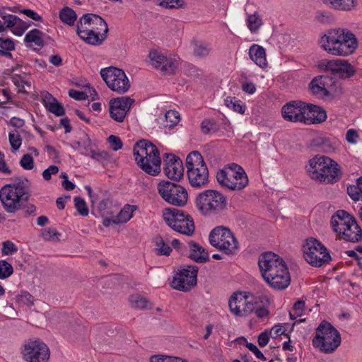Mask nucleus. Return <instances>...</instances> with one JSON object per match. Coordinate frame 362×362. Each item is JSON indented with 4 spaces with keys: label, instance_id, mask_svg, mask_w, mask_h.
<instances>
[{
    "label": "nucleus",
    "instance_id": "1",
    "mask_svg": "<svg viewBox=\"0 0 362 362\" xmlns=\"http://www.w3.org/2000/svg\"><path fill=\"white\" fill-rule=\"evenodd\" d=\"M319 42L324 51L333 56H349L358 47V40L355 35L344 28L326 30Z\"/></svg>",
    "mask_w": 362,
    "mask_h": 362
},
{
    "label": "nucleus",
    "instance_id": "2",
    "mask_svg": "<svg viewBox=\"0 0 362 362\" xmlns=\"http://www.w3.org/2000/svg\"><path fill=\"white\" fill-rule=\"evenodd\" d=\"M305 170L311 180L325 185H332L339 182L342 175L339 165L325 156H315L309 160Z\"/></svg>",
    "mask_w": 362,
    "mask_h": 362
},
{
    "label": "nucleus",
    "instance_id": "3",
    "mask_svg": "<svg viewBox=\"0 0 362 362\" xmlns=\"http://www.w3.org/2000/svg\"><path fill=\"white\" fill-rule=\"evenodd\" d=\"M133 151L135 160L143 171L153 176L160 172V153L155 145L141 140L134 145Z\"/></svg>",
    "mask_w": 362,
    "mask_h": 362
},
{
    "label": "nucleus",
    "instance_id": "4",
    "mask_svg": "<svg viewBox=\"0 0 362 362\" xmlns=\"http://www.w3.org/2000/svg\"><path fill=\"white\" fill-rule=\"evenodd\" d=\"M331 226L340 239L358 243L362 240V230L356 218L344 210L337 211L332 216Z\"/></svg>",
    "mask_w": 362,
    "mask_h": 362
},
{
    "label": "nucleus",
    "instance_id": "5",
    "mask_svg": "<svg viewBox=\"0 0 362 362\" xmlns=\"http://www.w3.org/2000/svg\"><path fill=\"white\" fill-rule=\"evenodd\" d=\"M189 185L197 189L206 187L209 182L208 167L202 154L197 151L189 153L185 160Z\"/></svg>",
    "mask_w": 362,
    "mask_h": 362
},
{
    "label": "nucleus",
    "instance_id": "6",
    "mask_svg": "<svg viewBox=\"0 0 362 362\" xmlns=\"http://www.w3.org/2000/svg\"><path fill=\"white\" fill-rule=\"evenodd\" d=\"M341 335L332 325L327 321L322 322L316 329L313 339V345L321 352L333 353L341 344Z\"/></svg>",
    "mask_w": 362,
    "mask_h": 362
},
{
    "label": "nucleus",
    "instance_id": "7",
    "mask_svg": "<svg viewBox=\"0 0 362 362\" xmlns=\"http://www.w3.org/2000/svg\"><path fill=\"white\" fill-rule=\"evenodd\" d=\"M195 204L202 215L214 216L220 214L226 209L227 199L217 190L206 189L197 195Z\"/></svg>",
    "mask_w": 362,
    "mask_h": 362
},
{
    "label": "nucleus",
    "instance_id": "8",
    "mask_svg": "<svg viewBox=\"0 0 362 362\" xmlns=\"http://www.w3.org/2000/svg\"><path fill=\"white\" fill-rule=\"evenodd\" d=\"M219 185L230 190L239 191L248 185V177L244 169L235 163L225 166L216 173Z\"/></svg>",
    "mask_w": 362,
    "mask_h": 362
},
{
    "label": "nucleus",
    "instance_id": "9",
    "mask_svg": "<svg viewBox=\"0 0 362 362\" xmlns=\"http://www.w3.org/2000/svg\"><path fill=\"white\" fill-rule=\"evenodd\" d=\"M28 195L26 192L24 181L16 179L1 187V204L8 213H13L20 208L21 201H27Z\"/></svg>",
    "mask_w": 362,
    "mask_h": 362
},
{
    "label": "nucleus",
    "instance_id": "10",
    "mask_svg": "<svg viewBox=\"0 0 362 362\" xmlns=\"http://www.w3.org/2000/svg\"><path fill=\"white\" fill-rule=\"evenodd\" d=\"M163 216L165 223L174 230L189 236L194 233L195 226L193 218L184 211L165 209Z\"/></svg>",
    "mask_w": 362,
    "mask_h": 362
},
{
    "label": "nucleus",
    "instance_id": "11",
    "mask_svg": "<svg viewBox=\"0 0 362 362\" xmlns=\"http://www.w3.org/2000/svg\"><path fill=\"white\" fill-rule=\"evenodd\" d=\"M211 245L226 255L235 254L238 249V242L231 230L224 226H217L209 234Z\"/></svg>",
    "mask_w": 362,
    "mask_h": 362
},
{
    "label": "nucleus",
    "instance_id": "12",
    "mask_svg": "<svg viewBox=\"0 0 362 362\" xmlns=\"http://www.w3.org/2000/svg\"><path fill=\"white\" fill-rule=\"evenodd\" d=\"M157 188L160 197L170 204L184 206L187 203V191L180 185L170 181H162L158 183Z\"/></svg>",
    "mask_w": 362,
    "mask_h": 362
},
{
    "label": "nucleus",
    "instance_id": "13",
    "mask_svg": "<svg viewBox=\"0 0 362 362\" xmlns=\"http://www.w3.org/2000/svg\"><path fill=\"white\" fill-rule=\"evenodd\" d=\"M100 75L108 88L118 94L127 93L130 88V81L122 69L110 66L100 70Z\"/></svg>",
    "mask_w": 362,
    "mask_h": 362
},
{
    "label": "nucleus",
    "instance_id": "14",
    "mask_svg": "<svg viewBox=\"0 0 362 362\" xmlns=\"http://www.w3.org/2000/svg\"><path fill=\"white\" fill-rule=\"evenodd\" d=\"M303 250L305 260L312 266L321 267L331 260L327 248L315 238L307 240Z\"/></svg>",
    "mask_w": 362,
    "mask_h": 362
},
{
    "label": "nucleus",
    "instance_id": "15",
    "mask_svg": "<svg viewBox=\"0 0 362 362\" xmlns=\"http://www.w3.org/2000/svg\"><path fill=\"white\" fill-rule=\"evenodd\" d=\"M150 64L163 74H174L178 67L179 58L177 56L165 54L154 49L148 54Z\"/></svg>",
    "mask_w": 362,
    "mask_h": 362
},
{
    "label": "nucleus",
    "instance_id": "16",
    "mask_svg": "<svg viewBox=\"0 0 362 362\" xmlns=\"http://www.w3.org/2000/svg\"><path fill=\"white\" fill-rule=\"evenodd\" d=\"M21 354L27 362H47L50 355L48 346L40 339L26 341Z\"/></svg>",
    "mask_w": 362,
    "mask_h": 362
},
{
    "label": "nucleus",
    "instance_id": "17",
    "mask_svg": "<svg viewBox=\"0 0 362 362\" xmlns=\"http://www.w3.org/2000/svg\"><path fill=\"white\" fill-rule=\"evenodd\" d=\"M198 267L188 265L181 267L177 269L171 282L174 289L180 291H188L197 285Z\"/></svg>",
    "mask_w": 362,
    "mask_h": 362
},
{
    "label": "nucleus",
    "instance_id": "18",
    "mask_svg": "<svg viewBox=\"0 0 362 362\" xmlns=\"http://www.w3.org/2000/svg\"><path fill=\"white\" fill-rule=\"evenodd\" d=\"M258 265L264 279L287 267L284 260L272 252L262 253L259 257Z\"/></svg>",
    "mask_w": 362,
    "mask_h": 362
},
{
    "label": "nucleus",
    "instance_id": "19",
    "mask_svg": "<svg viewBox=\"0 0 362 362\" xmlns=\"http://www.w3.org/2000/svg\"><path fill=\"white\" fill-rule=\"evenodd\" d=\"M84 31L91 33L96 32L98 34H107L108 32L107 24L100 16L87 13L81 18L77 25L76 31Z\"/></svg>",
    "mask_w": 362,
    "mask_h": 362
},
{
    "label": "nucleus",
    "instance_id": "20",
    "mask_svg": "<svg viewBox=\"0 0 362 362\" xmlns=\"http://www.w3.org/2000/svg\"><path fill=\"white\" fill-rule=\"evenodd\" d=\"M134 100L129 97H119L110 100L109 112L110 117L117 122H122Z\"/></svg>",
    "mask_w": 362,
    "mask_h": 362
},
{
    "label": "nucleus",
    "instance_id": "21",
    "mask_svg": "<svg viewBox=\"0 0 362 362\" xmlns=\"http://www.w3.org/2000/svg\"><path fill=\"white\" fill-rule=\"evenodd\" d=\"M305 103L302 101H291L285 104L281 108L283 118L292 122L305 124Z\"/></svg>",
    "mask_w": 362,
    "mask_h": 362
},
{
    "label": "nucleus",
    "instance_id": "22",
    "mask_svg": "<svg viewBox=\"0 0 362 362\" xmlns=\"http://www.w3.org/2000/svg\"><path fill=\"white\" fill-rule=\"evenodd\" d=\"M163 170L165 175L175 180H178L182 177L184 174V167L182 160L171 153H166L163 158Z\"/></svg>",
    "mask_w": 362,
    "mask_h": 362
},
{
    "label": "nucleus",
    "instance_id": "23",
    "mask_svg": "<svg viewBox=\"0 0 362 362\" xmlns=\"http://www.w3.org/2000/svg\"><path fill=\"white\" fill-rule=\"evenodd\" d=\"M1 19L3 20V22H1V32L5 28H10L12 33L17 36L22 35L30 25V23H26L16 16L4 15L3 12H1Z\"/></svg>",
    "mask_w": 362,
    "mask_h": 362
},
{
    "label": "nucleus",
    "instance_id": "24",
    "mask_svg": "<svg viewBox=\"0 0 362 362\" xmlns=\"http://www.w3.org/2000/svg\"><path fill=\"white\" fill-rule=\"evenodd\" d=\"M264 281L274 289L284 290L291 283V276L287 267L281 269V272L274 273L264 279Z\"/></svg>",
    "mask_w": 362,
    "mask_h": 362
},
{
    "label": "nucleus",
    "instance_id": "25",
    "mask_svg": "<svg viewBox=\"0 0 362 362\" xmlns=\"http://www.w3.org/2000/svg\"><path fill=\"white\" fill-rule=\"evenodd\" d=\"M305 124L321 123L327 118L325 110L318 105L305 103Z\"/></svg>",
    "mask_w": 362,
    "mask_h": 362
},
{
    "label": "nucleus",
    "instance_id": "26",
    "mask_svg": "<svg viewBox=\"0 0 362 362\" xmlns=\"http://www.w3.org/2000/svg\"><path fill=\"white\" fill-rule=\"evenodd\" d=\"M246 292L234 293L230 298L228 305L230 312L235 316L244 317L245 305L246 302Z\"/></svg>",
    "mask_w": 362,
    "mask_h": 362
},
{
    "label": "nucleus",
    "instance_id": "27",
    "mask_svg": "<svg viewBox=\"0 0 362 362\" xmlns=\"http://www.w3.org/2000/svg\"><path fill=\"white\" fill-rule=\"evenodd\" d=\"M332 82L331 78L326 76H320L312 80L309 87L311 92L318 96H326L329 95L327 87Z\"/></svg>",
    "mask_w": 362,
    "mask_h": 362
},
{
    "label": "nucleus",
    "instance_id": "28",
    "mask_svg": "<svg viewBox=\"0 0 362 362\" xmlns=\"http://www.w3.org/2000/svg\"><path fill=\"white\" fill-rule=\"evenodd\" d=\"M45 34L38 29L30 30L25 36L24 42L28 47H32L33 49H40L44 45V36Z\"/></svg>",
    "mask_w": 362,
    "mask_h": 362
},
{
    "label": "nucleus",
    "instance_id": "29",
    "mask_svg": "<svg viewBox=\"0 0 362 362\" xmlns=\"http://www.w3.org/2000/svg\"><path fill=\"white\" fill-rule=\"evenodd\" d=\"M189 255L191 259L198 263H204L209 260V254L205 249L199 244L194 242H189Z\"/></svg>",
    "mask_w": 362,
    "mask_h": 362
},
{
    "label": "nucleus",
    "instance_id": "30",
    "mask_svg": "<svg viewBox=\"0 0 362 362\" xmlns=\"http://www.w3.org/2000/svg\"><path fill=\"white\" fill-rule=\"evenodd\" d=\"M250 59L259 67L264 68L267 65L265 49L260 45L254 44L249 49Z\"/></svg>",
    "mask_w": 362,
    "mask_h": 362
},
{
    "label": "nucleus",
    "instance_id": "31",
    "mask_svg": "<svg viewBox=\"0 0 362 362\" xmlns=\"http://www.w3.org/2000/svg\"><path fill=\"white\" fill-rule=\"evenodd\" d=\"M324 4L328 5L332 8L350 11L355 9L357 6L356 0H322Z\"/></svg>",
    "mask_w": 362,
    "mask_h": 362
},
{
    "label": "nucleus",
    "instance_id": "32",
    "mask_svg": "<svg viewBox=\"0 0 362 362\" xmlns=\"http://www.w3.org/2000/svg\"><path fill=\"white\" fill-rule=\"evenodd\" d=\"M77 34L81 40L92 45H100L107 36V34L104 33L98 34L96 32H94L92 34L91 33L87 32L86 33V32L81 30L77 31Z\"/></svg>",
    "mask_w": 362,
    "mask_h": 362
},
{
    "label": "nucleus",
    "instance_id": "33",
    "mask_svg": "<svg viewBox=\"0 0 362 362\" xmlns=\"http://www.w3.org/2000/svg\"><path fill=\"white\" fill-rule=\"evenodd\" d=\"M193 45V55L199 59H204L210 55L212 51L211 46L203 42L194 40Z\"/></svg>",
    "mask_w": 362,
    "mask_h": 362
},
{
    "label": "nucleus",
    "instance_id": "34",
    "mask_svg": "<svg viewBox=\"0 0 362 362\" xmlns=\"http://www.w3.org/2000/svg\"><path fill=\"white\" fill-rule=\"evenodd\" d=\"M137 209V206L135 205L126 204L120 210L119 213L113 219V223H124L129 221L132 216L133 213Z\"/></svg>",
    "mask_w": 362,
    "mask_h": 362
},
{
    "label": "nucleus",
    "instance_id": "35",
    "mask_svg": "<svg viewBox=\"0 0 362 362\" xmlns=\"http://www.w3.org/2000/svg\"><path fill=\"white\" fill-rule=\"evenodd\" d=\"M73 147L84 156H89L92 142L87 134L83 133L78 141L74 142Z\"/></svg>",
    "mask_w": 362,
    "mask_h": 362
},
{
    "label": "nucleus",
    "instance_id": "36",
    "mask_svg": "<svg viewBox=\"0 0 362 362\" xmlns=\"http://www.w3.org/2000/svg\"><path fill=\"white\" fill-rule=\"evenodd\" d=\"M246 24L251 33H256L263 25V21L259 13L255 12L252 14H247Z\"/></svg>",
    "mask_w": 362,
    "mask_h": 362
},
{
    "label": "nucleus",
    "instance_id": "37",
    "mask_svg": "<svg viewBox=\"0 0 362 362\" xmlns=\"http://www.w3.org/2000/svg\"><path fill=\"white\" fill-rule=\"evenodd\" d=\"M10 79L16 86L18 92L27 93L31 89V82L26 80L25 77L15 74L12 75Z\"/></svg>",
    "mask_w": 362,
    "mask_h": 362
},
{
    "label": "nucleus",
    "instance_id": "38",
    "mask_svg": "<svg viewBox=\"0 0 362 362\" xmlns=\"http://www.w3.org/2000/svg\"><path fill=\"white\" fill-rule=\"evenodd\" d=\"M111 204L107 201H103L99 204V211L102 216L104 218L103 224L105 227L110 226L111 223H113V219L110 218L114 216L115 212L108 210L109 206Z\"/></svg>",
    "mask_w": 362,
    "mask_h": 362
},
{
    "label": "nucleus",
    "instance_id": "39",
    "mask_svg": "<svg viewBox=\"0 0 362 362\" xmlns=\"http://www.w3.org/2000/svg\"><path fill=\"white\" fill-rule=\"evenodd\" d=\"M224 103L227 107L233 110L240 114H244L245 106L241 100L237 99L235 97H227L224 100Z\"/></svg>",
    "mask_w": 362,
    "mask_h": 362
},
{
    "label": "nucleus",
    "instance_id": "40",
    "mask_svg": "<svg viewBox=\"0 0 362 362\" xmlns=\"http://www.w3.org/2000/svg\"><path fill=\"white\" fill-rule=\"evenodd\" d=\"M59 18L64 23L71 25L76 20L75 11L69 7L63 8L59 13Z\"/></svg>",
    "mask_w": 362,
    "mask_h": 362
},
{
    "label": "nucleus",
    "instance_id": "41",
    "mask_svg": "<svg viewBox=\"0 0 362 362\" xmlns=\"http://www.w3.org/2000/svg\"><path fill=\"white\" fill-rule=\"evenodd\" d=\"M129 303H130L132 307H133L134 308L144 309V308H148L151 307L150 303L148 302V300L146 298H144L139 294H134V295L130 296Z\"/></svg>",
    "mask_w": 362,
    "mask_h": 362
},
{
    "label": "nucleus",
    "instance_id": "42",
    "mask_svg": "<svg viewBox=\"0 0 362 362\" xmlns=\"http://www.w3.org/2000/svg\"><path fill=\"white\" fill-rule=\"evenodd\" d=\"M156 250L159 255H169L172 251L171 247L166 243L161 236H156L154 238Z\"/></svg>",
    "mask_w": 362,
    "mask_h": 362
},
{
    "label": "nucleus",
    "instance_id": "43",
    "mask_svg": "<svg viewBox=\"0 0 362 362\" xmlns=\"http://www.w3.org/2000/svg\"><path fill=\"white\" fill-rule=\"evenodd\" d=\"M355 73L353 66L347 60L342 59L339 66L337 74L342 78H349Z\"/></svg>",
    "mask_w": 362,
    "mask_h": 362
},
{
    "label": "nucleus",
    "instance_id": "44",
    "mask_svg": "<svg viewBox=\"0 0 362 362\" xmlns=\"http://www.w3.org/2000/svg\"><path fill=\"white\" fill-rule=\"evenodd\" d=\"M258 300L256 296L247 293L245 305L244 316H247L255 310L257 307Z\"/></svg>",
    "mask_w": 362,
    "mask_h": 362
},
{
    "label": "nucleus",
    "instance_id": "45",
    "mask_svg": "<svg viewBox=\"0 0 362 362\" xmlns=\"http://www.w3.org/2000/svg\"><path fill=\"white\" fill-rule=\"evenodd\" d=\"M46 108L56 116H63L65 114V110L62 104H60L57 99H53V101L46 102Z\"/></svg>",
    "mask_w": 362,
    "mask_h": 362
},
{
    "label": "nucleus",
    "instance_id": "46",
    "mask_svg": "<svg viewBox=\"0 0 362 362\" xmlns=\"http://www.w3.org/2000/svg\"><path fill=\"white\" fill-rule=\"evenodd\" d=\"M342 59H337L333 60H322L319 64L320 67L324 68L327 71H330L333 74H337L339 66Z\"/></svg>",
    "mask_w": 362,
    "mask_h": 362
},
{
    "label": "nucleus",
    "instance_id": "47",
    "mask_svg": "<svg viewBox=\"0 0 362 362\" xmlns=\"http://www.w3.org/2000/svg\"><path fill=\"white\" fill-rule=\"evenodd\" d=\"M165 119L166 122L165 126L174 127L180 121V115L175 110H169L165 114Z\"/></svg>",
    "mask_w": 362,
    "mask_h": 362
},
{
    "label": "nucleus",
    "instance_id": "48",
    "mask_svg": "<svg viewBox=\"0 0 362 362\" xmlns=\"http://www.w3.org/2000/svg\"><path fill=\"white\" fill-rule=\"evenodd\" d=\"M158 5L165 8L173 9L182 7L185 3L183 0H160Z\"/></svg>",
    "mask_w": 362,
    "mask_h": 362
},
{
    "label": "nucleus",
    "instance_id": "49",
    "mask_svg": "<svg viewBox=\"0 0 362 362\" xmlns=\"http://www.w3.org/2000/svg\"><path fill=\"white\" fill-rule=\"evenodd\" d=\"M75 207L78 214L83 216L88 214V209L83 199L76 197L74 198Z\"/></svg>",
    "mask_w": 362,
    "mask_h": 362
},
{
    "label": "nucleus",
    "instance_id": "50",
    "mask_svg": "<svg viewBox=\"0 0 362 362\" xmlns=\"http://www.w3.org/2000/svg\"><path fill=\"white\" fill-rule=\"evenodd\" d=\"M9 142L14 151H17L21 145V138L17 131H13L9 133Z\"/></svg>",
    "mask_w": 362,
    "mask_h": 362
},
{
    "label": "nucleus",
    "instance_id": "51",
    "mask_svg": "<svg viewBox=\"0 0 362 362\" xmlns=\"http://www.w3.org/2000/svg\"><path fill=\"white\" fill-rule=\"evenodd\" d=\"M2 246L1 253L5 255H11L18 251L17 246L10 240L4 241Z\"/></svg>",
    "mask_w": 362,
    "mask_h": 362
},
{
    "label": "nucleus",
    "instance_id": "52",
    "mask_svg": "<svg viewBox=\"0 0 362 362\" xmlns=\"http://www.w3.org/2000/svg\"><path fill=\"white\" fill-rule=\"evenodd\" d=\"M11 51L7 50H1V57L9 59L11 62V67L6 68L4 71V75H10V74L15 70L17 67V63L12 59V54L10 52Z\"/></svg>",
    "mask_w": 362,
    "mask_h": 362
},
{
    "label": "nucleus",
    "instance_id": "53",
    "mask_svg": "<svg viewBox=\"0 0 362 362\" xmlns=\"http://www.w3.org/2000/svg\"><path fill=\"white\" fill-rule=\"evenodd\" d=\"M347 193L352 200L357 202L362 199V194L357 185H349L347 187Z\"/></svg>",
    "mask_w": 362,
    "mask_h": 362
},
{
    "label": "nucleus",
    "instance_id": "54",
    "mask_svg": "<svg viewBox=\"0 0 362 362\" xmlns=\"http://www.w3.org/2000/svg\"><path fill=\"white\" fill-rule=\"evenodd\" d=\"M13 273L12 265L6 260L1 259V279L9 277Z\"/></svg>",
    "mask_w": 362,
    "mask_h": 362
},
{
    "label": "nucleus",
    "instance_id": "55",
    "mask_svg": "<svg viewBox=\"0 0 362 362\" xmlns=\"http://www.w3.org/2000/svg\"><path fill=\"white\" fill-rule=\"evenodd\" d=\"M20 164L23 169L31 170L34 167V160L30 154H25L22 157Z\"/></svg>",
    "mask_w": 362,
    "mask_h": 362
},
{
    "label": "nucleus",
    "instance_id": "56",
    "mask_svg": "<svg viewBox=\"0 0 362 362\" xmlns=\"http://www.w3.org/2000/svg\"><path fill=\"white\" fill-rule=\"evenodd\" d=\"M59 234L54 228H47L45 229L42 233L43 238L46 240L53 241L58 240Z\"/></svg>",
    "mask_w": 362,
    "mask_h": 362
},
{
    "label": "nucleus",
    "instance_id": "57",
    "mask_svg": "<svg viewBox=\"0 0 362 362\" xmlns=\"http://www.w3.org/2000/svg\"><path fill=\"white\" fill-rule=\"evenodd\" d=\"M88 156H90L93 159L96 160L98 161H101L107 159L108 153L106 151L99 150L95 151L93 148H91Z\"/></svg>",
    "mask_w": 362,
    "mask_h": 362
},
{
    "label": "nucleus",
    "instance_id": "58",
    "mask_svg": "<svg viewBox=\"0 0 362 362\" xmlns=\"http://www.w3.org/2000/svg\"><path fill=\"white\" fill-rule=\"evenodd\" d=\"M286 329L285 327L281 324L275 325L269 331L270 337L276 338L285 334Z\"/></svg>",
    "mask_w": 362,
    "mask_h": 362
},
{
    "label": "nucleus",
    "instance_id": "59",
    "mask_svg": "<svg viewBox=\"0 0 362 362\" xmlns=\"http://www.w3.org/2000/svg\"><path fill=\"white\" fill-rule=\"evenodd\" d=\"M107 140L112 150L117 151L122 148V141L118 136L115 135H110L108 137Z\"/></svg>",
    "mask_w": 362,
    "mask_h": 362
},
{
    "label": "nucleus",
    "instance_id": "60",
    "mask_svg": "<svg viewBox=\"0 0 362 362\" xmlns=\"http://www.w3.org/2000/svg\"><path fill=\"white\" fill-rule=\"evenodd\" d=\"M245 346L258 359H260L262 361H265L267 360L264 354L259 350L256 345L252 343L246 342Z\"/></svg>",
    "mask_w": 362,
    "mask_h": 362
},
{
    "label": "nucleus",
    "instance_id": "61",
    "mask_svg": "<svg viewBox=\"0 0 362 362\" xmlns=\"http://www.w3.org/2000/svg\"><path fill=\"white\" fill-rule=\"evenodd\" d=\"M69 95L77 100H84L88 98V95L85 92L74 89L69 90Z\"/></svg>",
    "mask_w": 362,
    "mask_h": 362
},
{
    "label": "nucleus",
    "instance_id": "62",
    "mask_svg": "<svg viewBox=\"0 0 362 362\" xmlns=\"http://www.w3.org/2000/svg\"><path fill=\"white\" fill-rule=\"evenodd\" d=\"M18 300L24 304L31 305L33 304L34 298L33 296L29 293L28 292L23 291L18 296Z\"/></svg>",
    "mask_w": 362,
    "mask_h": 362
},
{
    "label": "nucleus",
    "instance_id": "63",
    "mask_svg": "<svg viewBox=\"0 0 362 362\" xmlns=\"http://www.w3.org/2000/svg\"><path fill=\"white\" fill-rule=\"evenodd\" d=\"M59 168L56 165H50L48 168L45 169L42 173V177L45 180H49L52 175H55L58 173Z\"/></svg>",
    "mask_w": 362,
    "mask_h": 362
},
{
    "label": "nucleus",
    "instance_id": "64",
    "mask_svg": "<svg viewBox=\"0 0 362 362\" xmlns=\"http://www.w3.org/2000/svg\"><path fill=\"white\" fill-rule=\"evenodd\" d=\"M269 332L268 330H265L263 332L260 333L258 336V344L261 347L265 346L269 340Z\"/></svg>",
    "mask_w": 362,
    "mask_h": 362
}]
</instances>
